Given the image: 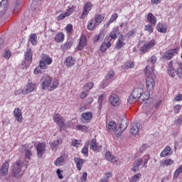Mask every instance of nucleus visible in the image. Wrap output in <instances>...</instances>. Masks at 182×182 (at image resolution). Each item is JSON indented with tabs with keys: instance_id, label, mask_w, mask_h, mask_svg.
I'll return each mask as SVG.
<instances>
[{
	"instance_id": "338daca9",
	"label": "nucleus",
	"mask_w": 182,
	"mask_h": 182,
	"mask_svg": "<svg viewBox=\"0 0 182 182\" xmlns=\"http://www.w3.org/2000/svg\"><path fill=\"white\" fill-rule=\"evenodd\" d=\"M80 99H86L87 97V92L86 90L83 91L80 95Z\"/></svg>"
},
{
	"instance_id": "ddd939ff",
	"label": "nucleus",
	"mask_w": 182,
	"mask_h": 182,
	"mask_svg": "<svg viewBox=\"0 0 182 182\" xmlns=\"http://www.w3.org/2000/svg\"><path fill=\"white\" fill-rule=\"evenodd\" d=\"M36 87V84L33 82L28 83L22 90L23 95H28L31 92H33L34 89Z\"/></svg>"
},
{
	"instance_id": "603ef678",
	"label": "nucleus",
	"mask_w": 182,
	"mask_h": 182,
	"mask_svg": "<svg viewBox=\"0 0 182 182\" xmlns=\"http://www.w3.org/2000/svg\"><path fill=\"white\" fill-rule=\"evenodd\" d=\"M106 98V94H102L99 97H98V105L100 106V109H101L102 107V102L105 100V99Z\"/></svg>"
},
{
	"instance_id": "c03bdc74",
	"label": "nucleus",
	"mask_w": 182,
	"mask_h": 182,
	"mask_svg": "<svg viewBox=\"0 0 182 182\" xmlns=\"http://www.w3.org/2000/svg\"><path fill=\"white\" fill-rule=\"evenodd\" d=\"M25 59L28 62L32 61V50L31 49H27L26 52L25 53Z\"/></svg>"
},
{
	"instance_id": "6e6552de",
	"label": "nucleus",
	"mask_w": 182,
	"mask_h": 182,
	"mask_svg": "<svg viewBox=\"0 0 182 182\" xmlns=\"http://www.w3.org/2000/svg\"><path fill=\"white\" fill-rule=\"evenodd\" d=\"M92 8H93V4H92V2L88 1L85 3L83 7L82 14L81 15V19H85V18H86L87 15H89V12L92 11Z\"/></svg>"
},
{
	"instance_id": "aec40b11",
	"label": "nucleus",
	"mask_w": 182,
	"mask_h": 182,
	"mask_svg": "<svg viewBox=\"0 0 182 182\" xmlns=\"http://www.w3.org/2000/svg\"><path fill=\"white\" fill-rule=\"evenodd\" d=\"M8 9V0H2L0 2V18H2V16Z\"/></svg>"
},
{
	"instance_id": "72a5a7b5",
	"label": "nucleus",
	"mask_w": 182,
	"mask_h": 182,
	"mask_svg": "<svg viewBox=\"0 0 182 182\" xmlns=\"http://www.w3.org/2000/svg\"><path fill=\"white\" fill-rule=\"evenodd\" d=\"M96 26H99L97 24L94 18H92L90 21H88L87 29H88V31H93V29H95Z\"/></svg>"
},
{
	"instance_id": "bf43d9fd",
	"label": "nucleus",
	"mask_w": 182,
	"mask_h": 182,
	"mask_svg": "<svg viewBox=\"0 0 182 182\" xmlns=\"http://www.w3.org/2000/svg\"><path fill=\"white\" fill-rule=\"evenodd\" d=\"M119 15L117 14H113L109 18V23H113L116 19H117Z\"/></svg>"
},
{
	"instance_id": "052dcab7",
	"label": "nucleus",
	"mask_w": 182,
	"mask_h": 182,
	"mask_svg": "<svg viewBox=\"0 0 182 182\" xmlns=\"http://www.w3.org/2000/svg\"><path fill=\"white\" fill-rule=\"evenodd\" d=\"M72 146H73V147H79L80 146V142L77 139H73Z\"/></svg>"
},
{
	"instance_id": "a211bd4d",
	"label": "nucleus",
	"mask_w": 182,
	"mask_h": 182,
	"mask_svg": "<svg viewBox=\"0 0 182 182\" xmlns=\"http://www.w3.org/2000/svg\"><path fill=\"white\" fill-rule=\"evenodd\" d=\"M21 151L24 154L25 159L26 160H31V157H32V151L29 150L27 144L22 146Z\"/></svg>"
},
{
	"instance_id": "9b49d317",
	"label": "nucleus",
	"mask_w": 182,
	"mask_h": 182,
	"mask_svg": "<svg viewBox=\"0 0 182 182\" xmlns=\"http://www.w3.org/2000/svg\"><path fill=\"white\" fill-rule=\"evenodd\" d=\"M179 50H180V48H178L169 50L164 54L163 58L164 59H167L168 60H170V59H171L173 56H175V55H177V53H178Z\"/></svg>"
},
{
	"instance_id": "4be33fe9",
	"label": "nucleus",
	"mask_w": 182,
	"mask_h": 182,
	"mask_svg": "<svg viewBox=\"0 0 182 182\" xmlns=\"http://www.w3.org/2000/svg\"><path fill=\"white\" fill-rule=\"evenodd\" d=\"M105 156L107 161H110L111 163H117V158L114 157L110 151L105 152Z\"/></svg>"
},
{
	"instance_id": "3c124183",
	"label": "nucleus",
	"mask_w": 182,
	"mask_h": 182,
	"mask_svg": "<svg viewBox=\"0 0 182 182\" xmlns=\"http://www.w3.org/2000/svg\"><path fill=\"white\" fill-rule=\"evenodd\" d=\"M168 73L169 76H171V77H174L176 76V73H177V71L173 68V67L168 68Z\"/></svg>"
},
{
	"instance_id": "f704fd0d",
	"label": "nucleus",
	"mask_w": 182,
	"mask_h": 182,
	"mask_svg": "<svg viewBox=\"0 0 182 182\" xmlns=\"http://www.w3.org/2000/svg\"><path fill=\"white\" fill-rule=\"evenodd\" d=\"M156 29L158 32H160L161 33H166V32H167V26L159 23L156 26Z\"/></svg>"
},
{
	"instance_id": "5fc2aeb1",
	"label": "nucleus",
	"mask_w": 182,
	"mask_h": 182,
	"mask_svg": "<svg viewBox=\"0 0 182 182\" xmlns=\"http://www.w3.org/2000/svg\"><path fill=\"white\" fill-rule=\"evenodd\" d=\"M176 75L178 77H182V63L178 65V68L176 71Z\"/></svg>"
},
{
	"instance_id": "f3484780",
	"label": "nucleus",
	"mask_w": 182,
	"mask_h": 182,
	"mask_svg": "<svg viewBox=\"0 0 182 182\" xmlns=\"http://www.w3.org/2000/svg\"><path fill=\"white\" fill-rule=\"evenodd\" d=\"M62 143H63V141H62V139L60 138H58V139L50 142L51 150H53L54 153H56V151H58V146H60Z\"/></svg>"
},
{
	"instance_id": "423d86ee",
	"label": "nucleus",
	"mask_w": 182,
	"mask_h": 182,
	"mask_svg": "<svg viewBox=\"0 0 182 182\" xmlns=\"http://www.w3.org/2000/svg\"><path fill=\"white\" fill-rule=\"evenodd\" d=\"M51 77L48 74H44L41 80V89L43 90H49L50 86Z\"/></svg>"
},
{
	"instance_id": "c756f323",
	"label": "nucleus",
	"mask_w": 182,
	"mask_h": 182,
	"mask_svg": "<svg viewBox=\"0 0 182 182\" xmlns=\"http://www.w3.org/2000/svg\"><path fill=\"white\" fill-rule=\"evenodd\" d=\"M173 151H171V148L167 146L161 153V157H167V156H171Z\"/></svg>"
},
{
	"instance_id": "1a4fd4ad",
	"label": "nucleus",
	"mask_w": 182,
	"mask_h": 182,
	"mask_svg": "<svg viewBox=\"0 0 182 182\" xmlns=\"http://www.w3.org/2000/svg\"><path fill=\"white\" fill-rule=\"evenodd\" d=\"M53 120H54L55 123H56V124H58V126H59V127H60V129H62V127L66 126V122L65 121V119H63V117H62L59 114H55L53 116Z\"/></svg>"
},
{
	"instance_id": "393cba45",
	"label": "nucleus",
	"mask_w": 182,
	"mask_h": 182,
	"mask_svg": "<svg viewBox=\"0 0 182 182\" xmlns=\"http://www.w3.org/2000/svg\"><path fill=\"white\" fill-rule=\"evenodd\" d=\"M59 86V81L56 78H52L50 82L49 92H52V90H55Z\"/></svg>"
},
{
	"instance_id": "864d4df0",
	"label": "nucleus",
	"mask_w": 182,
	"mask_h": 182,
	"mask_svg": "<svg viewBox=\"0 0 182 182\" xmlns=\"http://www.w3.org/2000/svg\"><path fill=\"white\" fill-rule=\"evenodd\" d=\"M173 164H174V161L171 159L164 160V166H166V167H168V166H173Z\"/></svg>"
},
{
	"instance_id": "ea45409f",
	"label": "nucleus",
	"mask_w": 182,
	"mask_h": 182,
	"mask_svg": "<svg viewBox=\"0 0 182 182\" xmlns=\"http://www.w3.org/2000/svg\"><path fill=\"white\" fill-rule=\"evenodd\" d=\"M29 41L33 46L38 45V36L36 33L31 34L29 36Z\"/></svg>"
},
{
	"instance_id": "7ed1b4c3",
	"label": "nucleus",
	"mask_w": 182,
	"mask_h": 182,
	"mask_svg": "<svg viewBox=\"0 0 182 182\" xmlns=\"http://www.w3.org/2000/svg\"><path fill=\"white\" fill-rule=\"evenodd\" d=\"M149 160H150V156L148 154L145 155L143 159H135L133 163V167L132 168V171L134 173H136V171H139V167H140L143 161V166L145 167V168H147V163H149Z\"/></svg>"
},
{
	"instance_id": "680f3d73",
	"label": "nucleus",
	"mask_w": 182,
	"mask_h": 182,
	"mask_svg": "<svg viewBox=\"0 0 182 182\" xmlns=\"http://www.w3.org/2000/svg\"><path fill=\"white\" fill-rule=\"evenodd\" d=\"M65 31L67 33H70V32L73 31V26H72V24H68L67 26L65 27Z\"/></svg>"
},
{
	"instance_id": "4c0bfd02",
	"label": "nucleus",
	"mask_w": 182,
	"mask_h": 182,
	"mask_svg": "<svg viewBox=\"0 0 182 182\" xmlns=\"http://www.w3.org/2000/svg\"><path fill=\"white\" fill-rule=\"evenodd\" d=\"M73 45V42H72L71 41H68L65 43H64L63 45L61 46V49L64 52H65V50L70 49V48H72Z\"/></svg>"
},
{
	"instance_id": "2f4dec72",
	"label": "nucleus",
	"mask_w": 182,
	"mask_h": 182,
	"mask_svg": "<svg viewBox=\"0 0 182 182\" xmlns=\"http://www.w3.org/2000/svg\"><path fill=\"white\" fill-rule=\"evenodd\" d=\"M117 35H119V28L117 27H114L112 28V31L109 34V38H111L110 41L116 40L117 38Z\"/></svg>"
},
{
	"instance_id": "6ab92c4d",
	"label": "nucleus",
	"mask_w": 182,
	"mask_h": 182,
	"mask_svg": "<svg viewBox=\"0 0 182 182\" xmlns=\"http://www.w3.org/2000/svg\"><path fill=\"white\" fill-rule=\"evenodd\" d=\"M13 113L16 120H17L18 123H22L23 117H22V111L21 110V109L15 108Z\"/></svg>"
},
{
	"instance_id": "a878e982",
	"label": "nucleus",
	"mask_w": 182,
	"mask_h": 182,
	"mask_svg": "<svg viewBox=\"0 0 182 182\" xmlns=\"http://www.w3.org/2000/svg\"><path fill=\"white\" fill-rule=\"evenodd\" d=\"M112 77H114V71L111 70L107 73V75L105 76V80H104L102 82L104 87H106V86H107V80L112 79Z\"/></svg>"
},
{
	"instance_id": "e433bc0d",
	"label": "nucleus",
	"mask_w": 182,
	"mask_h": 182,
	"mask_svg": "<svg viewBox=\"0 0 182 182\" xmlns=\"http://www.w3.org/2000/svg\"><path fill=\"white\" fill-rule=\"evenodd\" d=\"M110 46H112V43H110V41L107 42L104 41L101 45L100 50L102 52H106V50H107V49H109Z\"/></svg>"
},
{
	"instance_id": "39448f33",
	"label": "nucleus",
	"mask_w": 182,
	"mask_h": 182,
	"mask_svg": "<svg viewBox=\"0 0 182 182\" xmlns=\"http://www.w3.org/2000/svg\"><path fill=\"white\" fill-rule=\"evenodd\" d=\"M52 58L48 55L43 54L41 57V60H40V68L41 69H46V66H49V65H52Z\"/></svg>"
},
{
	"instance_id": "6e6d98bb",
	"label": "nucleus",
	"mask_w": 182,
	"mask_h": 182,
	"mask_svg": "<svg viewBox=\"0 0 182 182\" xmlns=\"http://www.w3.org/2000/svg\"><path fill=\"white\" fill-rule=\"evenodd\" d=\"M149 46L145 43L142 47H141L140 52H141V53H146V52H149Z\"/></svg>"
},
{
	"instance_id": "412c9836",
	"label": "nucleus",
	"mask_w": 182,
	"mask_h": 182,
	"mask_svg": "<svg viewBox=\"0 0 182 182\" xmlns=\"http://www.w3.org/2000/svg\"><path fill=\"white\" fill-rule=\"evenodd\" d=\"M46 145L45 143H39L36 146V150L38 151V157H42L43 156V153H45V149Z\"/></svg>"
},
{
	"instance_id": "4468645a",
	"label": "nucleus",
	"mask_w": 182,
	"mask_h": 182,
	"mask_svg": "<svg viewBox=\"0 0 182 182\" xmlns=\"http://www.w3.org/2000/svg\"><path fill=\"white\" fill-rule=\"evenodd\" d=\"M86 45H87V38H86V36L82 34L80 37L79 43L77 47V50H82Z\"/></svg>"
},
{
	"instance_id": "f8f14e48",
	"label": "nucleus",
	"mask_w": 182,
	"mask_h": 182,
	"mask_svg": "<svg viewBox=\"0 0 182 182\" xmlns=\"http://www.w3.org/2000/svg\"><path fill=\"white\" fill-rule=\"evenodd\" d=\"M8 173H9V161L4 162L0 168V176L1 177H5L8 176Z\"/></svg>"
},
{
	"instance_id": "c9c22d12",
	"label": "nucleus",
	"mask_w": 182,
	"mask_h": 182,
	"mask_svg": "<svg viewBox=\"0 0 182 182\" xmlns=\"http://www.w3.org/2000/svg\"><path fill=\"white\" fill-rule=\"evenodd\" d=\"M126 46V43H124V40L123 39V37H122L121 38H118V41L115 46V49H117V50H119V49H122L123 46Z\"/></svg>"
},
{
	"instance_id": "49530a36",
	"label": "nucleus",
	"mask_w": 182,
	"mask_h": 182,
	"mask_svg": "<svg viewBox=\"0 0 182 182\" xmlns=\"http://www.w3.org/2000/svg\"><path fill=\"white\" fill-rule=\"evenodd\" d=\"M65 161V159H63V156H60L58 159H57L55 161H54V164L55 166H56L57 167H59V166H62V164H63V162Z\"/></svg>"
},
{
	"instance_id": "4d7b16f0",
	"label": "nucleus",
	"mask_w": 182,
	"mask_h": 182,
	"mask_svg": "<svg viewBox=\"0 0 182 182\" xmlns=\"http://www.w3.org/2000/svg\"><path fill=\"white\" fill-rule=\"evenodd\" d=\"M145 44L149 49H151V48H154V46H156V41L154 40H151L149 43Z\"/></svg>"
},
{
	"instance_id": "f03ea898",
	"label": "nucleus",
	"mask_w": 182,
	"mask_h": 182,
	"mask_svg": "<svg viewBox=\"0 0 182 182\" xmlns=\"http://www.w3.org/2000/svg\"><path fill=\"white\" fill-rule=\"evenodd\" d=\"M150 97V93L149 92H145L141 87L135 88L129 96L127 102L129 105L137 102L139 99H141L142 102H146Z\"/></svg>"
},
{
	"instance_id": "bb28decb",
	"label": "nucleus",
	"mask_w": 182,
	"mask_h": 182,
	"mask_svg": "<svg viewBox=\"0 0 182 182\" xmlns=\"http://www.w3.org/2000/svg\"><path fill=\"white\" fill-rule=\"evenodd\" d=\"M54 41L56 43H61L65 41V34L62 32L57 33L54 36Z\"/></svg>"
},
{
	"instance_id": "8fccbe9b",
	"label": "nucleus",
	"mask_w": 182,
	"mask_h": 182,
	"mask_svg": "<svg viewBox=\"0 0 182 182\" xmlns=\"http://www.w3.org/2000/svg\"><path fill=\"white\" fill-rule=\"evenodd\" d=\"M93 82H88L84 86V90H85V92H89L93 89Z\"/></svg>"
},
{
	"instance_id": "0eeeda50",
	"label": "nucleus",
	"mask_w": 182,
	"mask_h": 182,
	"mask_svg": "<svg viewBox=\"0 0 182 182\" xmlns=\"http://www.w3.org/2000/svg\"><path fill=\"white\" fill-rule=\"evenodd\" d=\"M75 6H69L66 12L60 14L57 17L58 21H63L65 18H68V16H70V15H72V14H73V12L75 11Z\"/></svg>"
},
{
	"instance_id": "cd10ccee",
	"label": "nucleus",
	"mask_w": 182,
	"mask_h": 182,
	"mask_svg": "<svg viewBox=\"0 0 182 182\" xmlns=\"http://www.w3.org/2000/svg\"><path fill=\"white\" fill-rule=\"evenodd\" d=\"M130 134H132V136L139 135V126H137L136 123L132 124L130 129Z\"/></svg>"
},
{
	"instance_id": "69168bd1",
	"label": "nucleus",
	"mask_w": 182,
	"mask_h": 182,
	"mask_svg": "<svg viewBox=\"0 0 182 182\" xmlns=\"http://www.w3.org/2000/svg\"><path fill=\"white\" fill-rule=\"evenodd\" d=\"M80 178L82 182H86V180L87 178V173L84 172Z\"/></svg>"
},
{
	"instance_id": "79ce46f5",
	"label": "nucleus",
	"mask_w": 182,
	"mask_h": 182,
	"mask_svg": "<svg viewBox=\"0 0 182 182\" xmlns=\"http://www.w3.org/2000/svg\"><path fill=\"white\" fill-rule=\"evenodd\" d=\"M103 38H105V34L103 31H101L99 34L94 36L92 41L95 43L99 42V41H100V39H102Z\"/></svg>"
},
{
	"instance_id": "473e14b6",
	"label": "nucleus",
	"mask_w": 182,
	"mask_h": 182,
	"mask_svg": "<svg viewBox=\"0 0 182 182\" xmlns=\"http://www.w3.org/2000/svg\"><path fill=\"white\" fill-rule=\"evenodd\" d=\"M81 117L84 119V120H86V122H90L93 117V113L91 112H83L81 115Z\"/></svg>"
},
{
	"instance_id": "f257e3e1",
	"label": "nucleus",
	"mask_w": 182,
	"mask_h": 182,
	"mask_svg": "<svg viewBox=\"0 0 182 182\" xmlns=\"http://www.w3.org/2000/svg\"><path fill=\"white\" fill-rule=\"evenodd\" d=\"M127 126H129V120H127V119H121L120 122L119 123L118 127L116 122H109L107 129L109 132L114 133L116 137H120L122 136V133H123V132L127 129Z\"/></svg>"
},
{
	"instance_id": "a19ab883",
	"label": "nucleus",
	"mask_w": 182,
	"mask_h": 182,
	"mask_svg": "<svg viewBox=\"0 0 182 182\" xmlns=\"http://www.w3.org/2000/svg\"><path fill=\"white\" fill-rule=\"evenodd\" d=\"M134 68V63L132 60L127 61L124 65H122V69H133Z\"/></svg>"
},
{
	"instance_id": "13d9d810",
	"label": "nucleus",
	"mask_w": 182,
	"mask_h": 182,
	"mask_svg": "<svg viewBox=\"0 0 182 182\" xmlns=\"http://www.w3.org/2000/svg\"><path fill=\"white\" fill-rule=\"evenodd\" d=\"M144 30L149 32V33H153V26L151 24L145 26Z\"/></svg>"
},
{
	"instance_id": "09e8293b",
	"label": "nucleus",
	"mask_w": 182,
	"mask_h": 182,
	"mask_svg": "<svg viewBox=\"0 0 182 182\" xmlns=\"http://www.w3.org/2000/svg\"><path fill=\"white\" fill-rule=\"evenodd\" d=\"M140 177H141V173H138L132 177L130 182H139Z\"/></svg>"
},
{
	"instance_id": "0e129e2a",
	"label": "nucleus",
	"mask_w": 182,
	"mask_h": 182,
	"mask_svg": "<svg viewBox=\"0 0 182 182\" xmlns=\"http://www.w3.org/2000/svg\"><path fill=\"white\" fill-rule=\"evenodd\" d=\"M38 1L39 0H34L31 4V9L32 11H36V4H38Z\"/></svg>"
},
{
	"instance_id": "e2e57ef3",
	"label": "nucleus",
	"mask_w": 182,
	"mask_h": 182,
	"mask_svg": "<svg viewBox=\"0 0 182 182\" xmlns=\"http://www.w3.org/2000/svg\"><path fill=\"white\" fill-rule=\"evenodd\" d=\"M11 51L9 50L6 49L4 54V57L5 58V59H9V58H11Z\"/></svg>"
},
{
	"instance_id": "de8ad7c7",
	"label": "nucleus",
	"mask_w": 182,
	"mask_h": 182,
	"mask_svg": "<svg viewBox=\"0 0 182 182\" xmlns=\"http://www.w3.org/2000/svg\"><path fill=\"white\" fill-rule=\"evenodd\" d=\"M182 173V164L178 166V168L173 173V178H177L180 174Z\"/></svg>"
},
{
	"instance_id": "20e7f679",
	"label": "nucleus",
	"mask_w": 182,
	"mask_h": 182,
	"mask_svg": "<svg viewBox=\"0 0 182 182\" xmlns=\"http://www.w3.org/2000/svg\"><path fill=\"white\" fill-rule=\"evenodd\" d=\"M12 174L15 178H21L23 176V170H22V161H17L13 165Z\"/></svg>"
},
{
	"instance_id": "5701e85b",
	"label": "nucleus",
	"mask_w": 182,
	"mask_h": 182,
	"mask_svg": "<svg viewBox=\"0 0 182 182\" xmlns=\"http://www.w3.org/2000/svg\"><path fill=\"white\" fill-rule=\"evenodd\" d=\"M85 161H86V160L82 159L79 157H75L74 159V162L75 163L76 167L79 171L82 170V167H83V164H85Z\"/></svg>"
},
{
	"instance_id": "b1692460",
	"label": "nucleus",
	"mask_w": 182,
	"mask_h": 182,
	"mask_svg": "<svg viewBox=\"0 0 182 182\" xmlns=\"http://www.w3.org/2000/svg\"><path fill=\"white\" fill-rule=\"evenodd\" d=\"M64 63L67 68H72L76 63V60L72 56H68L65 58Z\"/></svg>"
},
{
	"instance_id": "58836bf2",
	"label": "nucleus",
	"mask_w": 182,
	"mask_h": 182,
	"mask_svg": "<svg viewBox=\"0 0 182 182\" xmlns=\"http://www.w3.org/2000/svg\"><path fill=\"white\" fill-rule=\"evenodd\" d=\"M105 17L102 16L101 14H96L94 16V20L95 21L96 24L99 26L100 23L103 22Z\"/></svg>"
},
{
	"instance_id": "774afa93",
	"label": "nucleus",
	"mask_w": 182,
	"mask_h": 182,
	"mask_svg": "<svg viewBox=\"0 0 182 182\" xmlns=\"http://www.w3.org/2000/svg\"><path fill=\"white\" fill-rule=\"evenodd\" d=\"M180 110H181V105H176L174 107V112L178 114L180 113Z\"/></svg>"
},
{
	"instance_id": "9d476101",
	"label": "nucleus",
	"mask_w": 182,
	"mask_h": 182,
	"mask_svg": "<svg viewBox=\"0 0 182 182\" xmlns=\"http://www.w3.org/2000/svg\"><path fill=\"white\" fill-rule=\"evenodd\" d=\"M109 102L110 105H112V106H114L115 107H117V106H119L120 103H122V101H120V98L116 94H112L109 96Z\"/></svg>"
},
{
	"instance_id": "37998d69",
	"label": "nucleus",
	"mask_w": 182,
	"mask_h": 182,
	"mask_svg": "<svg viewBox=\"0 0 182 182\" xmlns=\"http://www.w3.org/2000/svg\"><path fill=\"white\" fill-rule=\"evenodd\" d=\"M81 153L84 154V157L89 156V142H86V145L81 150Z\"/></svg>"
},
{
	"instance_id": "c85d7f7f",
	"label": "nucleus",
	"mask_w": 182,
	"mask_h": 182,
	"mask_svg": "<svg viewBox=\"0 0 182 182\" xmlns=\"http://www.w3.org/2000/svg\"><path fill=\"white\" fill-rule=\"evenodd\" d=\"M145 75L146 77H153V73H154V65L146 66L145 68Z\"/></svg>"
},
{
	"instance_id": "dca6fc26",
	"label": "nucleus",
	"mask_w": 182,
	"mask_h": 182,
	"mask_svg": "<svg viewBox=\"0 0 182 182\" xmlns=\"http://www.w3.org/2000/svg\"><path fill=\"white\" fill-rule=\"evenodd\" d=\"M156 82L153 77H147L146 80V87L147 90H153L154 89V85Z\"/></svg>"
},
{
	"instance_id": "7c9ffc66",
	"label": "nucleus",
	"mask_w": 182,
	"mask_h": 182,
	"mask_svg": "<svg viewBox=\"0 0 182 182\" xmlns=\"http://www.w3.org/2000/svg\"><path fill=\"white\" fill-rule=\"evenodd\" d=\"M146 19L151 23V25H156L157 23V18L152 13L148 14Z\"/></svg>"
},
{
	"instance_id": "2eb2a0df",
	"label": "nucleus",
	"mask_w": 182,
	"mask_h": 182,
	"mask_svg": "<svg viewBox=\"0 0 182 182\" xmlns=\"http://www.w3.org/2000/svg\"><path fill=\"white\" fill-rule=\"evenodd\" d=\"M102 147V145L97 144V141H96V139H92L90 144V149L92 150V151H96L97 153H99Z\"/></svg>"
},
{
	"instance_id": "a18cd8bd",
	"label": "nucleus",
	"mask_w": 182,
	"mask_h": 182,
	"mask_svg": "<svg viewBox=\"0 0 182 182\" xmlns=\"http://www.w3.org/2000/svg\"><path fill=\"white\" fill-rule=\"evenodd\" d=\"M76 129L83 133H87V132L89 131V127H87L86 125H77Z\"/></svg>"
}]
</instances>
